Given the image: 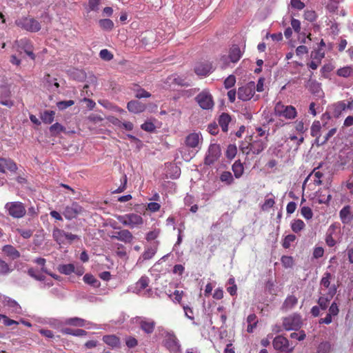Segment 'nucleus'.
I'll list each match as a JSON object with an SVG mask.
<instances>
[{
    "label": "nucleus",
    "mask_w": 353,
    "mask_h": 353,
    "mask_svg": "<svg viewBox=\"0 0 353 353\" xmlns=\"http://www.w3.org/2000/svg\"><path fill=\"white\" fill-rule=\"evenodd\" d=\"M115 217L123 225L130 228H139L143 224L142 216L134 213L115 215Z\"/></svg>",
    "instance_id": "nucleus-1"
},
{
    "label": "nucleus",
    "mask_w": 353,
    "mask_h": 353,
    "mask_svg": "<svg viewBox=\"0 0 353 353\" xmlns=\"http://www.w3.org/2000/svg\"><path fill=\"white\" fill-rule=\"evenodd\" d=\"M276 116L284 117L286 119H294L297 116V111L292 105H285L281 102H278L274 107Z\"/></svg>",
    "instance_id": "nucleus-2"
},
{
    "label": "nucleus",
    "mask_w": 353,
    "mask_h": 353,
    "mask_svg": "<svg viewBox=\"0 0 353 353\" xmlns=\"http://www.w3.org/2000/svg\"><path fill=\"white\" fill-rule=\"evenodd\" d=\"M5 210L13 218H22L26 213L24 205L19 201L8 202L5 205Z\"/></svg>",
    "instance_id": "nucleus-3"
},
{
    "label": "nucleus",
    "mask_w": 353,
    "mask_h": 353,
    "mask_svg": "<svg viewBox=\"0 0 353 353\" xmlns=\"http://www.w3.org/2000/svg\"><path fill=\"white\" fill-rule=\"evenodd\" d=\"M15 24L27 31L38 32L41 29L40 23L34 18L29 17H23L15 21Z\"/></svg>",
    "instance_id": "nucleus-4"
},
{
    "label": "nucleus",
    "mask_w": 353,
    "mask_h": 353,
    "mask_svg": "<svg viewBox=\"0 0 353 353\" xmlns=\"http://www.w3.org/2000/svg\"><path fill=\"white\" fill-rule=\"evenodd\" d=\"M84 212L85 210L81 205L77 202H72L64 208L62 214L67 220H72L82 215Z\"/></svg>",
    "instance_id": "nucleus-5"
},
{
    "label": "nucleus",
    "mask_w": 353,
    "mask_h": 353,
    "mask_svg": "<svg viewBox=\"0 0 353 353\" xmlns=\"http://www.w3.org/2000/svg\"><path fill=\"white\" fill-rule=\"evenodd\" d=\"M283 326L285 330H298L302 326L301 316L293 314L283 319Z\"/></svg>",
    "instance_id": "nucleus-6"
},
{
    "label": "nucleus",
    "mask_w": 353,
    "mask_h": 353,
    "mask_svg": "<svg viewBox=\"0 0 353 353\" xmlns=\"http://www.w3.org/2000/svg\"><path fill=\"white\" fill-rule=\"evenodd\" d=\"M255 89L256 85L254 81L240 87L237 92L239 99L244 101L251 99L254 94Z\"/></svg>",
    "instance_id": "nucleus-7"
},
{
    "label": "nucleus",
    "mask_w": 353,
    "mask_h": 353,
    "mask_svg": "<svg viewBox=\"0 0 353 353\" xmlns=\"http://www.w3.org/2000/svg\"><path fill=\"white\" fill-rule=\"evenodd\" d=\"M273 346L275 350L286 353H292L294 346L290 345L289 341L283 336H277L273 341Z\"/></svg>",
    "instance_id": "nucleus-8"
},
{
    "label": "nucleus",
    "mask_w": 353,
    "mask_h": 353,
    "mask_svg": "<svg viewBox=\"0 0 353 353\" xmlns=\"http://www.w3.org/2000/svg\"><path fill=\"white\" fill-rule=\"evenodd\" d=\"M196 100L202 109L210 110L214 106L212 97L207 90H203L196 97Z\"/></svg>",
    "instance_id": "nucleus-9"
},
{
    "label": "nucleus",
    "mask_w": 353,
    "mask_h": 353,
    "mask_svg": "<svg viewBox=\"0 0 353 353\" xmlns=\"http://www.w3.org/2000/svg\"><path fill=\"white\" fill-rule=\"evenodd\" d=\"M135 322L138 323L141 329L146 334H152L155 327V322L154 320L145 317H136Z\"/></svg>",
    "instance_id": "nucleus-10"
},
{
    "label": "nucleus",
    "mask_w": 353,
    "mask_h": 353,
    "mask_svg": "<svg viewBox=\"0 0 353 353\" xmlns=\"http://www.w3.org/2000/svg\"><path fill=\"white\" fill-rule=\"evenodd\" d=\"M221 155V148L217 144H211L205 159V163L211 165L218 160Z\"/></svg>",
    "instance_id": "nucleus-11"
},
{
    "label": "nucleus",
    "mask_w": 353,
    "mask_h": 353,
    "mask_svg": "<svg viewBox=\"0 0 353 353\" xmlns=\"http://www.w3.org/2000/svg\"><path fill=\"white\" fill-rule=\"evenodd\" d=\"M202 135L199 132H192L185 138V145L191 148H200L202 143Z\"/></svg>",
    "instance_id": "nucleus-12"
},
{
    "label": "nucleus",
    "mask_w": 353,
    "mask_h": 353,
    "mask_svg": "<svg viewBox=\"0 0 353 353\" xmlns=\"http://www.w3.org/2000/svg\"><path fill=\"white\" fill-rule=\"evenodd\" d=\"M16 43L31 59L34 60L35 55L33 52V46L28 39H21L19 41H17Z\"/></svg>",
    "instance_id": "nucleus-13"
},
{
    "label": "nucleus",
    "mask_w": 353,
    "mask_h": 353,
    "mask_svg": "<svg viewBox=\"0 0 353 353\" xmlns=\"http://www.w3.org/2000/svg\"><path fill=\"white\" fill-rule=\"evenodd\" d=\"M1 301L3 305L12 313L17 314H22V308L16 301L8 296H3Z\"/></svg>",
    "instance_id": "nucleus-14"
},
{
    "label": "nucleus",
    "mask_w": 353,
    "mask_h": 353,
    "mask_svg": "<svg viewBox=\"0 0 353 353\" xmlns=\"http://www.w3.org/2000/svg\"><path fill=\"white\" fill-rule=\"evenodd\" d=\"M17 170L16 163L10 159L0 158V172L5 173L7 170L15 172Z\"/></svg>",
    "instance_id": "nucleus-15"
},
{
    "label": "nucleus",
    "mask_w": 353,
    "mask_h": 353,
    "mask_svg": "<svg viewBox=\"0 0 353 353\" xmlns=\"http://www.w3.org/2000/svg\"><path fill=\"white\" fill-rule=\"evenodd\" d=\"M165 345L172 352H177L180 349L179 341L174 334H168L165 336Z\"/></svg>",
    "instance_id": "nucleus-16"
},
{
    "label": "nucleus",
    "mask_w": 353,
    "mask_h": 353,
    "mask_svg": "<svg viewBox=\"0 0 353 353\" xmlns=\"http://www.w3.org/2000/svg\"><path fill=\"white\" fill-rule=\"evenodd\" d=\"M267 136L263 139H256L250 143V150L254 154H259L267 146Z\"/></svg>",
    "instance_id": "nucleus-17"
},
{
    "label": "nucleus",
    "mask_w": 353,
    "mask_h": 353,
    "mask_svg": "<svg viewBox=\"0 0 353 353\" xmlns=\"http://www.w3.org/2000/svg\"><path fill=\"white\" fill-rule=\"evenodd\" d=\"M212 65L209 63H199L195 66L194 71L197 75L206 76L212 71Z\"/></svg>",
    "instance_id": "nucleus-18"
},
{
    "label": "nucleus",
    "mask_w": 353,
    "mask_h": 353,
    "mask_svg": "<svg viewBox=\"0 0 353 353\" xmlns=\"http://www.w3.org/2000/svg\"><path fill=\"white\" fill-rule=\"evenodd\" d=\"M128 110L134 114L142 112L145 109V105L138 101H131L128 103Z\"/></svg>",
    "instance_id": "nucleus-19"
},
{
    "label": "nucleus",
    "mask_w": 353,
    "mask_h": 353,
    "mask_svg": "<svg viewBox=\"0 0 353 353\" xmlns=\"http://www.w3.org/2000/svg\"><path fill=\"white\" fill-rule=\"evenodd\" d=\"M66 232L61 229L55 228L52 231L54 240L59 245L66 243Z\"/></svg>",
    "instance_id": "nucleus-20"
},
{
    "label": "nucleus",
    "mask_w": 353,
    "mask_h": 353,
    "mask_svg": "<svg viewBox=\"0 0 353 353\" xmlns=\"http://www.w3.org/2000/svg\"><path fill=\"white\" fill-rule=\"evenodd\" d=\"M2 252L8 257L13 260L20 257L19 252L11 245H6L3 246Z\"/></svg>",
    "instance_id": "nucleus-21"
},
{
    "label": "nucleus",
    "mask_w": 353,
    "mask_h": 353,
    "mask_svg": "<svg viewBox=\"0 0 353 353\" xmlns=\"http://www.w3.org/2000/svg\"><path fill=\"white\" fill-rule=\"evenodd\" d=\"M297 303L298 299L295 296H288L282 305V310L285 311L291 310L297 304Z\"/></svg>",
    "instance_id": "nucleus-22"
},
{
    "label": "nucleus",
    "mask_w": 353,
    "mask_h": 353,
    "mask_svg": "<svg viewBox=\"0 0 353 353\" xmlns=\"http://www.w3.org/2000/svg\"><path fill=\"white\" fill-rule=\"evenodd\" d=\"M352 214L351 211V207L350 205H345L340 211V218L343 223H347L352 219Z\"/></svg>",
    "instance_id": "nucleus-23"
},
{
    "label": "nucleus",
    "mask_w": 353,
    "mask_h": 353,
    "mask_svg": "<svg viewBox=\"0 0 353 353\" xmlns=\"http://www.w3.org/2000/svg\"><path fill=\"white\" fill-rule=\"evenodd\" d=\"M321 125L319 121H314L311 126V135L316 138V141L319 142L321 137Z\"/></svg>",
    "instance_id": "nucleus-24"
},
{
    "label": "nucleus",
    "mask_w": 353,
    "mask_h": 353,
    "mask_svg": "<svg viewBox=\"0 0 353 353\" xmlns=\"http://www.w3.org/2000/svg\"><path fill=\"white\" fill-rule=\"evenodd\" d=\"M241 57V52L240 48L236 46H232L230 50V54H229V58H230V61L232 63H236L240 59Z\"/></svg>",
    "instance_id": "nucleus-25"
},
{
    "label": "nucleus",
    "mask_w": 353,
    "mask_h": 353,
    "mask_svg": "<svg viewBox=\"0 0 353 353\" xmlns=\"http://www.w3.org/2000/svg\"><path fill=\"white\" fill-rule=\"evenodd\" d=\"M231 121V118L228 114L223 113L219 119V123L223 132H227L228 130V124Z\"/></svg>",
    "instance_id": "nucleus-26"
},
{
    "label": "nucleus",
    "mask_w": 353,
    "mask_h": 353,
    "mask_svg": "<svg viewBox=\"0 0 353 353\" xmlns=\"http://www.w3.org/2000/svg\"><path fill=\"white\" fill-rule=\"evenodd\" d=\"M157 252V245L148 247L141 256L139 258V261H145L152 259Z\"/></svg>",
    "instance_id": "nucleus-27"
},
{
    "label": "nucleus",
    "mask_w": 353,
    "mask_h": 353,
    "mask_svg": "<svg viewBox=\"0 0 353 353\" xmlns=\"http://www.w3.org/2000/svg\"><path fill=\"white\" fill-rule=\"evenodd\" d=\"M334 228L331 226L329 228L325 236V242L330 247H333L336 244V240L334 237Z\"/></svg>",
    "instance_id": "nucleus-28"
},
{
    "label": "nucleus",
    "mask_w": 353,
    "mask_h": 353,
    "mask_svg": "<svg viewBox=\"0 0 353 353\" xmlns=\"http://www.w3.org/2000/svg\"><path fill=\"white\" fill-rule=\"evenodd\" d=\"M133 239V235L129 230H122L119 231V241L128 243H131Z\"/></svg>",
    "instance_id": "nucleus-29"
},
{
    "label": "nucleus",
    "mask_w": 353,
    "mask_h": 353,
    "mask_svg": "<svg viewBox=\"0 0 353 353\" xmlns=\"http://www.w3.org/2000/svg\"><path fill=\"white\" fill-rule=\"evenodd\" d=\"M103 340L107 345L112 347H116L119 344V339L114 335L104 336Z\"/></svg>",
    "instance_id": "nucleus-30"
},
{
    "label": "nucleus",
    "mask_w": 353,
    "mask_h": 353,
    "mask_svg": "<svg viewBox=\"0 0 353 353\" xmlns=\"http://www.w3.org/2000/svg\"><path fill=\"white\" fill-rule=\"evenodd\" d=\"M232 171L236 178H239L242 176L244 168L240 161H236L232 165Z\"/></svg>",
    "instance_id": "nucleus-31"
},
{
    "label": "nucleus",
    "mask_w": 353,
    "mask_h": 353,
    "mask_svg": "<svg viewBox=\"0 0 353 353\" xmlns=\"http://www.w3.org/2000/svg\"><path fill=\"white\" fill-rule=\"evenodd\" d=\"M335 292H336V289L333 288V290L330 294V298L321 296L319 299L318 303H319L320 307L322 310H325L328 307L330 299L332 297V296L335 294Z\"/></svg>",
    "instance_id": "nucleus-32"
},
{
    "label": "nucleus",
    "mask_w": 353,
    "mask_h": 353,
    "mask_svg": "<svg viewBox=\"0 0 353 353\" xmlns=\"http://www.w3.org/2000/svg\"><path fill=\"white\" fill-rule=\"evenodd\" d=\"M54 111L46 110L41 114V118L43 123L49 124L54 121Z\"/></svg>",
    "instance_id": "nucleus-33"
},
{
    "label": "nucleus",
    "mask_w": 353,
    "mask_h": 353,
    "mask_svg": "<svg viewBox=\"0 0 353 353\" xmlns=\"http://www.w3.org/2000/svg\"><path fill=\"white\" fill-rule=\"evenodd\" d=\"M58 270L61 274L69 275L74 272V265L72 263L61 265L59 266Z\"/></svg>",
    "instance_id": "nucleus-34"
},
{
    "label": "nucleus",
    "mask_w": 353,
    "mask_h": 353,
    "mask_svg": "<svg viewBox=\"0 0 353 353\" xmlns=\"http://www.w3.org/2000/svg\"><path fill=\"white\" fill-rule=\"evenodd\" d=\"M13 269L5 261L0 259V274L6 275L12 272Z\"/></svg>",
    "instance_id": "nucleus-35"
},
{
    "label": "nucleus",
    "mask_w": 353,
    "mask_h": 353,
    "mask_svg": "<svg viewBox=\"0 0 353 353\" xmlns=\"http://www.w3.org/2000/svg\"><path fill=\"white\" fill-rule=\"evenodd\" d=\"M149 283V279L147 276H142L137 283H136V290L138 292H140L145 288H146Z\"/></svg>",
    "instance_id": "nucleus-36"
},
{
    "label": "nucleus",
    "mask_w": 353,
    "mask_h": 353,
    "mask_svg": "<svg viewBox=\"0 0 353 353\" xmlns=\"http://www.w3.org/2000/svg\"><path fill=\"white\" fill-rule=\"evenodd\" d=\"M83 281L85 283L93 287H99L100 285L99 281L90 274H86L85 275H84Z\"/></svg>",
    "instance_id": "nucleus-37"
},
{
    "label": "nucleus",
    "mask_w": 353,
    "mask_h": 353,
    "mask_svg": "<svg viewBox=\"0 0 353 353\" xmlns=\"http://www.w3.org/2000/svg\"><path fill=\"white\" fill-rule=\"evenodd\" d=\"M305 225L304 222L301 219L294 220L291 225V228L293 232L297 233L301 231Z\"/></svg>",
    "instance_id": "nucleus-38"
},
{
    "label": "nucleus",
    "mask_w": 353,
    "mask_h": 353,
    "mask_svg": "<svg viewBox=\"0 0 353 353\" xmlns=\"http://www.w3.org/2000/svg\"><path fill=\"white\" fill-rule=\"evenodd\" d=\"M220 180L227 185H230L233 183L234 179L230 172H223L220 176Z\"/></svg>",
    "instance_id": "nucleus-39"
},
{
    "label": "nucleus",
    "mask_w": 353,
    "mask_h": 353,
    "mask_svg": "<svg viewBox=\"0 0 353 353\" xmlns=\"http://www.w3.org/2000/svg\"><path fill=\"white\" fill-rule=\"evenodd\" d=\"M65 323L69 325L79 327H83L85 325V321L77 317L68 319Z\"/></svg>",
    "instance_id": "nucleus-40"
},
{
    "label": "nucleus",
    "mask_w": 353,
    "mask_h": 353,
    "mask_svg": "<svg viewBox=\"0 0 353 353\" xmlns=\"http://www.w3.org/2000/svg\"><path fill=\"white\" fill-rule=\"evenodd\" d=\"M352 72H353L352 68L350 66H345V67L339 68L336 71V74L339 77L347 78L352 74Z\"/></svg>",
    "instance_id": "nucleus-41"
},
{
    "label": "nucleus",
    "mask_w": 353,
    "mask_h": 353,
    "mask_svg": "<svg viewBox=\"0 0 353 353\" xmlns=\"http://www.w3.org/2000/svg\"><path fill=\"white\" fill-rule=\"evenodd\" d=\"M100 27L105 30H110L114 27V23L109 19H101L99 21Z\"/></svg>",
    "instance_id": "nucleus-42"
},
{
    "label": "nucleus",
    "mask_w": 353,
    "mask_h": 353,
    "mask_svg": "<svg viewBox=\"0 0 353 353\" xmlns=\"http://www.w3.org/2000/svg\"><path fill=\"white\" fill-rule=\"evenodd\" d=\"M319 168H316L314 169L312 172L311 173L310 176H314V183L315 185H320L322 184V181L321 180V178L323 176V174L318 170Z\"/></svg>",
    "instance_id": "nucleus-43"
},
{
    "label": "nucleus",
    "mask_w": 353,
    "mask_h": 353,
    "mask_svg": "<svg viewBox=\"0 0 353 353\" xmlns=\"http://www.w3.org/2000/svg\"><path fill=\"white\" fill-rule=\"evenodd\" d=\"M332 345L329 342H322L319 344L317 350L318 353H330Z\"/></svg>",
    "instance_id": "nucleus-44"
},
{
    "label": "nucleus",
    "mask_w": 353,
    "mask_h": 353,
    "mask_svg": "<svg viewBox=\"0 0 353 353\" xmlns=\"http://www.w3.org/2000/svg\"><path fill=\"white\" fill-rule=\"evenodd\" d=\"M294 126L297 133L301 135H303L307 130V128L305 127L304 123L302 121H296L294 122Z\"/></svg>",
    "instance_id": "nucleus-45"
},
{
    "label": "nucleus",
    "mask_w": 353,
    "mask_h": 353,
    "mask_svg": "<svg viewBox=\"0 0 353 353\" xmlns=\"http://www.w3.org/2000/svg\"><path fill=\"white\" fill-rule=\"evenodd\" d=\"M63 126L59 123H55L54 124L52 125L50 128V133L52 135H57L61 132H63Z\"/></svg>",
    "instance_id": "nucleus-46"
},
{
    "label": "nucleus",
    "mask_w": 353,
    "mask_h": 353,
    "mask_svg": "<svg viewBox=\"0 0 353 353\" xmlns=\"http://www.w3.org/2000/svg\"><path fill=\"white\" fill-rule=\"evenodd\" d=\"M237 152V148L234 145H229L226 150V157L230 159L234 158Z\"/></svg>",
    "instance_id": "nucleus-47"
},
{
    "label": "nucleus",
    "mask_w": 353,
    "mask_h": 353,
    "mask_svg": "<svg viewBox=\"0 0 353 353\" xmlns=\"http://www.w3.org/2000/svg\"><path fill=\"white\" fill-rule=\"evenodd\" d=\"M301 215L306 219L310 220L313 216V212L309 207H302L301 209Z\"/></svg>",
    "instance_id": "nucleus-48"
},
{
    "label": "nucleus",
    "mask_w": 353,
    "mask_h": 353,
    "mask_svg": "<svg viewBox=\"0 0 353 353\" xmlns=\"http://www.w3.org/2000/svg\"><path fill=\"white\" fill-rule=\"evenodd\" d=\"M181 306L183 309L185 316L188 319L193 321L194 318V312H193L192 308L189 307L188 305H185L183 303L181 304Z\"/></svg>",
    "instance_id": "nucleus-49"
},
{
    "label": "nucleus",
    "mask_w": 353,
    "mask_h": 353,
    "mask_svg": "<svg viewBox=\"0 0 353 353\" xmlns=\"http://www.w3.org/2000/svg\"><path fill=\"white\" fill-rule=\"evenodd\" d=\"M160 234V230L154 228L152 231L147 233L145 239L148 241L156 239Z\"/></svg>",
    "instance_id": "nucleus-50"
},
{
    "label": "nucleus",
    "mask_w": 353,
    "mask_h": 353,
    "mask_svg": "<svg viewBox=\"0 0 353 353\" xmlns=\"http://www.w3.org/2000/svg\"><path fill=\"white\" fill-rule=\"evenodd\" d=\"M332 275L329 272H325L321 279V285L323 286L325 288H327L330 286V279H331Z\"/></svg>",
    "instance_id": "nucleus-51"
},
{
    "label": "nucleus",
    "mask_w": 353,
    "mask_h": 353,
    "mask_svg": "<svg viewBox=\"0 0 353 353\" xmlns=\"http://www.w3.org/2000/svg\"><path fill=\"white\" fill-rule=\"evenodd\" d=\"M99 56L105 61H110L113 58V54L107 49L101 50L99 52Z\"/></svg>",
    "instance_id": "nucleus-52"
},
{
    "label": "nucleus",
    "mask_w": 353,
    "mask_h": 353,
    "mask_svg": "<svg viewBox=\"0 0 353 353\" xmlns=\"http://www.w3.org/2000/svg\"><path fill=\"white\" fill-rule=\"evenodd\" d=\"M289 139L291 141L296 142V148L297 149L301 143L304 141V137L303 135L299 134V136L296 135H290Z\"/></svg>",
    "instance_id": "nucleus-53"
},
{
    "label": "nucleus",
    "mask_w": 353,
    "mask_h": 353,
    "mask_svg": "<svg viewBox=\"0 0 353 353\" xmlns=\"http://www.w3.org/2000/svg\"><path fill=\"white\" fill-rule=\"evenodd\" d=\"M3 321V324L6 326H10L12 325H18L19 322L10 319L7 316L0 314V321Z\"/></svg>",
    "instance_id": "nucleus-54"
},
{
    "label": "nucleus",
    "mask_w": 353,
    "mask_h": 353,
    "mask_svg": "<svg viewBox=\"0 0 353 353\" xmlns=\"http://www.w3.org/2000/svg\"><path fill=\"white\" fill-rule=\"evenodd\" d=\"M303 16L305 19L311 22L315 21L316 18V12L314 10H305Z\"/></svg>",
    "instance_id": "nucleus-55"
},
{
    "label": "nucleus",
    "mask_w": 353,
    "mask_h": 353,
    "mask_svg": "<svg viewBox=\"0 0 353 353\" xmlns=\"http://www.w3.org/2000/svg\"><path fill=\"white\" fill-rule=\"evenodd\" d=\"M236 78L233 75H230L224 81L225 88L229 89L234 85Z\"/></svg>",
    "instance_id": "nucleus-56"
},
{
    "label": "nucleus",
    "mask_w": 353,
    "mask_h": 353,
    "mask_svg": "<svg viewBox=\"0 0 353 353\" xmlns=\"http://www.w3.org/2000/svg\"><path fill=\"white\" fill-rule=\"evenodd\" d=\"M74 102L72 100L63 101L57 103V107L59 110H65L67 108L74 105Z\"/></svg>",
    "instance_id": "nucleus-57"
},
{
    "label": "nucleus",
    "mask_w": 353,
    "mask_h": 353,
    "mask_svg": "<svg viewBox=\"0 0 353 353\" xmlns=\"http://www.w3.org/2000/svg\"><path fill=\"white\" fill-rule=\"evenodd\" d=\"M290 5L293 8L299 10L303 9L305 7V3L301 0H291Z\"/></svg>",
    "instance_id": "nucleus-58"
},
{
    "label": "nucleus",
    "mask_w": 353,
    "mask_h": 353,
    "mask_svg": "<svg viewBox=\"0 0 353 353\" xmlns=\"http://www.w3.org/2000/svg\"><path fill=\"white\" fill-rule=\"evenodd\" d=\"M28 274L30 276H32L39 281H43L44 279V276L43 274L37 272V271H36L33 268H30L28 270Z\"/></svg>",
    "instance_id": "nucleus-59"
},
{
    "label": "nucleus",
    "mask_w": 353,
    "mask_h": 353,
    "mask_svg": "<svg viewBox=\"0 0 353 353\" xmlns=\"http://www.w3.org/2000/svg\"><path fill=\"white\" fill-rule=\"evenodd\" d=\"M274 203L275 202L273 198H267L262 205V210H268L270 208L274 206Z\"/></svg>",
    "instance_id": "nucleus-60"
},
{
    "label": "nucleus",
    "mask_w": 353,
    "mask_h": 353,
    "mask_svg": "<svg viewBox=\"0 0 353 353\" xmlns=\"http://www.w3.org/2000/svg\"><path fill=\"white\" fill-rule=\"evenodd\" d=\"M121 181V185L114 191V193H121L125 190L128 181L126 175L124 174Z\"/></svg>",
    "instance_id": "nucleus-61"
},
{
    "label": "nucleus",
    "mask_w": 353,
    "mask_h": 353,
    "mask_svg": "<svg viewBox=\"0 0 353 353\" xmlns=\"http://www.w3.org/2000/svg\"><path fill=\"white\" fill-rule=\"evenodd\" d=\"M305 336H306L305 333L303 330L300 331L298 333L292 332L290 334V338L296 339H297L299 341L304 340L305 339Z\"/></svg>",
    "instance_id": "nucleus-62"
},
{
    "label": "nucleus",
    "mask_w": 353,
    "mask_h": 353,
    "mask_svg": "<svg viewBox=\"0 0 353 353\" xmlns=\"http://www.w3.org/2000/svg\"><path fill=\"white\" fill-rule=\"evenodd\" d=\"M325 57V52L322 51L321 49H319L316 51H315L314 54H312V57L314 60H317L320 62H321V60Z\"/></svg>",
    "instance_id": "nucleus-63"
},
{
    "label": "nucleus",
    "mask_w": 353,
    "mask_h": 353,
    "mask_svg": "<svg viewBox=\"0 0 353 353\" xmlns=\"http://www.w3.org/2000/svg\"><path fill=\"white\" fill-rule=\"evenodd\" d=\"M291 26L292 29L297 33H299L301 30V22L299 20L296 19H292L291 20Z\"/></svg>",
    "instance_id": "nucleus-64"
}]
</instances>
